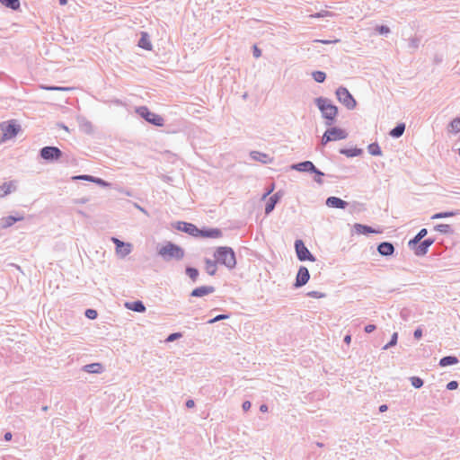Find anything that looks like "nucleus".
<instances>
[{
    "label": "nucleus",
    "instance_id": "58836bf2",
    "mask_svg": "<svg viewBox=\"0 0 460 460\" xmlns=\"http://www.w3.org/2000/svg\"><path fill=\"white\" fill-rule=\"evenodd\" d=\"M74 179H80V180L89 181H93H93H95V178L93 176H90V175L76 176V177H74Z\"/></svg>",
    "mask_w": 460,
    "mask_h": 460
},
{
    "label": "nucleus",
    "instance_id": "aec40b11",
    "mask_svg": "<svg viewBox=\"0 0 460 460\" xmlns=\"http://www.w3.org/2000/svg\"><path fill=\"white\" fill-rule=\"evenodd\" d=\"M138 46L146 50L152 49V44L149 40V36L146 32H145V31L141 32V38L139 40Z\"/></svg>",
    "mask_w": 460,
    "mask_h": 460
},
{
    "label": "nucleus",
    "instance_id": "e2e57ef3",
    "mask_svg": "<svg viewBox=\"0 0 460 460\" xmlns=\"http://www.w3.org/2000/svg\"><path fill=\"white\" fill-rule=\"evenodd\" d=\"M66 2H67L66 0H59L60 4H66Z\"/></svg>",
    "mask_w": 460,
    "mask_h": 460
},
{
    "label": "nucleus",
    "instance_id": "a878e982",
    "mask_svg": "<svg viewBox=\"0 0 460 460\" xmlns=\"http://www.w3.org/2000/svg\"><path fill=\"white\" fill-rule=\"evenodd\" d=\"M0 3L13 10H17L20 7L19 0H0Z\"/></svg>",
    "mask_w": 460,
    "mask_h": 460
},
{
    "label": "nucleus",
    "instance_id": "e433bc0d",
    "mask_svg": "<svg viewBox=\"0 0 460 460\" xmlns=\"http://www.w3.org/2000/svg\"><path fill=\"white\" fill-rule=\"evenodd\" d=\"M229 316L226 315V314H219L217 316H216L215 318L211 319L208 321V323H214L217 321H220V320H224V319H227Z\"/></svg>",
    "mask_w": 460,
    "mask_h": 460
},
{
    "label": "nucleus",
    "instance_id": "0e129e2a",
    "mask_svg": "<svg viewBox=\"0 0 460 460\" xmlns=\"http://www.w3.org/2000/svg\"><path fill=\"white\" fill-rule=\"evenodd\" d=\"M341 153L350 155L348 151H341Z\"/></svg>",
    "mask_w": 460,
    "mask_h": 460
},
{
    "label": "nucleus",
    "instance_id": "8fccbe9b",
    "mask_svg": "<svg viewBox=\"0 0 460 460\" xmlns=\"http://www.w3.org/2000/svg\"><path fill=\"white\" fill-rule=\"evenodd\" d=\"M378 31H379L380 33H388L389 32V28H387L385 26H381L378 29Z\"/></svg>",
    "mask_w": 460,
    "mask_h": 460
},
{
    "label": "nucleus",
    "instance_id": "3c124183",
    "mask_svg": "<svg viewBox=\"0 0 460 460\" xmlns=\"http://www.w3.org/2000/svg\"><path fill=\"white\" fill-rule=\"evenodd\" d=\"M194 405H195V402H194V401H193V400H188V401L186 402V406H187L188 408H192V407H194Z\"/></svg>",
    "mask_w": 460,
    "mask_h": 460
},
{
    "label": "nucleus",
    "instance_id": "49530a36",
    "mask_svg": "<svg viewBox=\"0 0 460 460\" xmlns=\"http://www.w3.org/2000/svg\"><path fill=\"white\" fill-rule=\"evenodd\" d=\"M260 157H257L254 155V158L260 160V161H262V162H266V158L268 157L266 155H263V154H260V153H257Z\"/></svg>",
    "mask_w": 460,
    "mask_h": 460
},
{
    "label": "nucleus",
    "instance_id": "c756f323",
    "mask_svg": "<svg viewBox=\"0 0 460 460\" xmlns=\"http://www.w3.org/2000/svg\"><path fill=\"white\" fill-rule=\"evenodd\" d=\"M368 152L372 155H381L382 151L377 144H371L368 146Z\"/></svg>",
    "mask_w": 460,
    "mask_h": 460
},
{
    "label": "nucleus",
    "instance_id": "f257e3e1",
    "mask_svg": "<svg viewBox=\"0 0 460 460\" xmlns=\"http://www.w3.org/2000/svg\"><path fill=\"white\" fill-rule=\"evenodd\" d=\"M158 254L166 261H178L183 258L184 251L174 243H167L159 248Z\"/></svg>",
    "mask_w": 460,
    "mask_h": 460
},
{
    "label": "nucleus",
    "instance_id": "f704fd0d",
    "mask_svg": "<svg viewBox=\"0 0 460 460\" xmlns=\"http://www.w3.org/2000/svg\"><path fill=\"white\" fill-rule=\"evenodd\" d=\"M455 216L454 212L437 213L431 217L432 219L449 217Z\"/></svg>",
    "mask_w": 460,
    "mask_h": 460
},
{
    "label": "nucleus",
    "instance_id": "2eb2a0df",
    "mask_svg": "<svg viewBox=\"0 0 460 460\" xmlns=\"http://www.w3.org/2000/svg\"><path fill=\"white\" fill-rule=\"evenodd\" d=\"M377 251L381 255L389 256L394 253V248L391 243L384 242L378 245Z\"/></svg>",
    "mask_w": 460,
    "mask_h": 460
},
{
    "label": "nucleus",
    "instance_id": "39448f33",
    "mask_svg": "<svg viewBox=\"0 0 460 460\" xmlns=\"http://www.w3.org/2000/svg\"><path fill=\"white\" fill-rule=\"evenodd\" d=\"M347 137V133L339 128H331L326 130L322 137V144L326 145L330 141H337L345 139Z\"/></svg>",
    "mask_w": 460,
    "mask_h": 460
},
{
    "label": "nucleus",
    "instance_id": "ddd939ff",
    "mask_svg": "<svg viewBox=\"0 0 460 460\" xmlns=\"http://www.w3.org/2000/svg\"><path fill=\"white\" fill-rule=\"evenodd\" d=\"M433 243V240H424L420 243H417L413 246H410L414 253L418 256L424 255L427 252L428 248Z\"/></svg>",
    "mask_w": 460,
    "mask_h": 460
},
{
    "label": "nucleus",
    "instance_id": "5fc2aeb1",
    "mask_svg": "<svg viewBox=\"0 0 460 460\" xmlns=\"http://www.w3.org/2000/svg\"><path fill=\"white\" fill-rule=\"evenodd\" d=\"M338 41H339V40H332H332H320V42H322L323 44H329V43H332V42L336 43Z\"/></svg>",
    "mask_w": 460,
    "mask_h": 460
},
{
    "label": "nucleus",
    "instance_id": "5701e85b",
    "mask_svg": "<svg viewBox=\"0 0 460 460\" xmlns=\"http://www.w3.org/2000/svg\"><path fill=\"white\" fill-rule=\"evenodd\" d=\"M278 199H279V198H278L277 194L271 196L269 199V200L267 201L266 207H265L266 214L270 213L274 209V207H275L276 203L278 202Z\"/></svg>",
    "mask_w": 460,
    "mask_h": 460
},
{
    "label": "nucleus",
    "instance_id": "9b49d317",
    "mask_svg": "<svg viewBox=\"0 0 460 460\" xmlns=\"http://www.w3.org/2000/svg\"><path fill=\"white\" fill-rule=\"evenodd\" d=\"M309 271L305 267H300L296 279V287H302L309 280Z\"/></svg>",
    "mask_w": 460,
    "mask_h": 460
},
{
    "label": "nucleus",
    "instance_id": "4468645a",
    "mask_svg": "<svg viewBox=\"0 0 460 460\" xmlns=\"http://www.w3.org/2000/svg\"><path fill=\"white\" fill-rule=\"evenodd\" d=\"M353 230L357 234H378L381 232L379 230H375L370 226H364L361 224H355L353 226Z\"/></svg>",
    "mask_w": 460,
    "mask_h": 460
},
{
    "label": "nucleus",
    "instance_id": "a18cd8bd",
    "mask_svg": "<svg viewBox=\"0 0 460 460\" xmlns=\"http://www.w3.org/2000/svg\"><path fill=\"white\" fill-rule=\"evenodd\" d=\"M93 182L99 184V185H102V186H107L108 184L102 179H99V178H95V181H93Z\"/></svg>",
    "mask_w": 460,
    "mask_h": 460
},
{
    "label": "nucleus",
    "instance_id": "4d7b16f0",
    "mask_svg": "<svg viewBox=\"0 0 460 460\" xmlns=\"http://www.w3.org/2000/svg\"><path fill=\"white\" fill-rule=\"evenodd\" d=\"M386 410H387V406H386L385 404H383V405H381V406L379 407V411H380L381 412H384V411H385Z\"/></svg>",
    "mask_w": 460,
    "mask_h": 460
},
{
    "label": "nucleus",
    "instance_id": "2f4dec72",
    "mask_svg": "<svg viewBox=\"0 0 460 460\" xmlns=\"http://www.w3.org/2000/svg\"><path fill=\"white\" fill-rule=\"evenodd\" d=\"M450 127H451V130L453 132H455V133L460 132V119L459 118L454 119L450 124Z\"/></svg>",
    "mask_w": 460,
    "mask_h": 460
},
{
    "label": "nucleus",
    "instance_id": "7ed1b4c3",
    "mask_svg": "<svg viewBox=\"0 0 460 460\" xmlns=\"http://www.w3.org/2000/svg\"><path fill=\"white\" fill-rule=\"evenodd\" d=\"M318 108L323 113V116L330 120L328 124H332L338 113V109L335 105L332 104L330 101L323 98H318L316 100Z\"/></svg>",
    "mask_w": 460,
    "mask_h": 460
},
{
    "label": "nucleus",
    "instance_id": "393cba45",
    "mask_svg": "<svg viewBox=\"0 0 460 460\" xmlns=\"http://www.w3.org/2000/svg\"><path fill=\"white\" fill-rule=\"evenodd\" d=\"M405 129V125L403 123L398 124L394 129L391 130L390 135L394 137H401Z\"/></svg>",
    "mask_w": 460,
    "mask_h": 460
},
{
    "label": "nucleus",
    "instance_id": "c85d7f7f",
    "mask_svg": "<svg viewBox=\"0 0 460 460\" xmlns=\"http://www.w3.org/2000/svg\"><path fill=\"white\" fill-rule=\"evenodd\" d=\"M201 234L205 237L217 238L221 236V232L218 229H211L208 231H201Z\"/></svg>",
    "mask_w": 460,
    "mask_h": 460
},
{
    "label": "nucleus",
    "instance_id": "72a5a7b5",
    "mask_svg": "<svg viewBox=\"0 0 460 460\" xmlns=\"http://www.w3.org/2000/svg\"><path fill=\"white\" fill-rule=\"evenodd\" d=\"M411 382L412 386H414L415 388H420L423 385L422 379H420L418 376H412L411 378Z\"/></svg>",
    "mask_w": 460,
    "mask_h": 460
},
{
    "label": "nucleus",
    "instance_id": "a19ab883",
    "mask_svg": "<svg viewBox=\"0 0 460 460\" xmlns=\"http://www.w3.org/2000/svg\"><path fill=\"white\" fill-rule=\"evenodd\" d=\"M457 386H458V384H457V382H456V381H451V382H449V383L447 384V388L448 390H455V389H456V388H457Z\"/></svg>",
    "mask_w": 460,
    "mask_h": 460
},
{
    "label": "nucleus",
    "instance_id": "ea45409f",
    "mask_svg": "<svg viewBox=\"0 0 460 460\" xmlns=\"http://www.w3.org/2000/svg\"><path fill=\"white\" fill-rule=\"evenodd\" d=\"M436 229L439 232L447 233L449 229V226L448 225H438L436 226Z\"/></svg>",
    "mask_w": 460,
    "mask_h": 460
},
{
    "label": "nucleus",
    "instance_id": "37998d69",
    "mask_svg": "<svg viewBox=\"0 0 460 460\" xmlns=\"http://www.w3.org/2000/svg\"><path fill=\"white\" fill-rule=\"evenodd\" d=\"M253 55L255 58H260L261 55V49L256 45L253 46Z\"/></svg>",
    "mask_w": 460,
    "mask_h": 460
},
{
    "label": "nucleus",
    "instance_id": "9d476101",
    "mask_svg": "<svg viewBox=\"0 0 460 460\" xmlns=\"http://www.w3.org/2000/svg\"><path fill=\"white\" fill-rule=\"evenodd\" d=\"M111 240L116 245V252L118 255H119L121 257H125L130 253V252H131V244L130 243H125L115 237H112Z\"/></svg>",
    "mask_w": 460,
    "mask_h": 460
},
{
    "label": "nucleus",
    "instance_id": "bb28decb",
    "mask_svg": "<svg viewBox=\"0 0 460 460\" xmlns=\"http://www.w3.org/2000/svg\"><path fill=\"white\" fill-rule=\"evenodd\" d=\"M85 370L89 373H101L102 366L99 363H93L85 366Z\"/></svg>",
    "mask_w": 460,
    "mask_h": 460
},
{
    "label": "nucleus",
    "instance_id": "603ef678",
    "mask_svg": "<svg viewBox=\"0 0 460 460\" xmlns=\"http://www.w3.org/2000/svg\"><path fill=\"white\" fill-rule=\"evenodd\" d=\"M48 90H62V91H66V90H68L69 88H64V87H49L47 88Z\"/></svg>",
    "mask_w": 460,
    "mask_h": 460
},
{
    "label": "nucleus",
    "instance_id": "6e6552de",
    "mask_svg": "<svg viewBox=\"0 0 460 460\" xmlns=\"http://www.w3.org/2000/svg\"><path fill=\"white\" fill-rule=\"evenodd\" d=\"M295 248H296L297 258L300 261H315V258L311 254V252L305 247V245L302 240L296 241Z\"/></svg>",
    "mask_w": 460,
    "mask_h": 460
},
{
    "label": "nucleus",
    "instance_id": "f03ea898",
    "mask_svg": "<svg viewBox=\"0 0 460 460\" xmlns=\"http://www.w3.org/2000/svg\"><path fill=\"white\" fill-rule=\"evenodd\" d=\"M216 261L229 269L234 268L236 264L234 251L229 247H219L214 253Z\"/></svg>",
    "mask_w": 460,
    "mask_h": 460
},
{
    "label": "nucleus",
    "instance_id": "bf43d9fd",
    "mask_svg": "<svg viewBox=\"0 0 460 460\" xmlns=\"http://www.w3.org/2000/svg\"><path fill=\"white\" fill-rule=\"evenodd\" d=\"M260 410H261V411L265 412V411H268V407H267L266 405H264V404H263V405H261V406Z\"/></svg>",
    "mask_w": 460,
    "mask_h": 460
},
{
    "label": "nucleus",
    "instance_id": "052dcab7",
    "mask_svg": "<svg viewBox=\"0 0 460 460\" xmlns=\"http://www.w3.org/2000/svg\"><path fill=\"white\" fill-rule=\"evenodd\" d=\"M273 190V188H271L270 190H269L264 195H263V199H265L270 192H272Z\"/></svg>",
    "mask_w": 460,
    "mask_h": 460
},
{
    "label": "nucleus",
    "instance_id": "f8f14e48",
    "mask_svg": "<svg viewBox=\"0 0 460 460\" xmlns=\"http://www.w3.org/2000/svg\"><path fill=\"white\" fill-rule=\"evenodd\" d=\"M293 169L300 172H314L317 174L323 175V172H319L310 161H305L293 165Z\"/></svg>",
    "mask_w": 460,
    "mask_h": 460
},
{
    "label": "nucleus",
    "instance_id": "4c0bfd02",
    "mask_svg": "<svg viewBox=\"0 0 460 460\" xmlns=\"http://www.w3.org/2000/svg\"><path fill=\"white\" fill-rule=\"evenodd\" d=\"M397 337H398L397 333H396V332H394V333L393 334V337H392L391 341H390L388 344H386V345L385 346V348H384V349H387V348H389L390 346H394V345H395V344H396V342H397Z\"/></svg>",
    "mask_w": 460,
    "mask_h": 460
},
{
    "label": "nucleus",
    "instance_id": "412c9836",
    "mask_svg": "<svg viewBox=\"0 0 460 460\" xmlns=\"http://www.w3.org/2000/svg\"><path fill=\"white\" fill-rule=\"evenodd\" d=\"M217 261H212V260H206L205 263H206V266H205V270L206 271L208 272V274H209L210 276H213L216 274L217 272Z\"/></svg>",
    "mask_w": 460,
    "mask_h": 460
},
{
    "label": "nucleus",
    "instance_id": "7c9ffc66",
    "mask_svg": "<svg viewBox=\"0 0 460 460\" xmlns=\"http://www.w3.org/2000/svg\"><path fill=\"white\" fill-rule=\"evenodd\" d=\"M325 73L322 71H315L313 73V78L318 83H323L325 80Z\"/></svg>",
    "mask_w": 460,
    "mask_h": 460
},
{
    "label": "nucleus",
    "instance_id": "680f3d73",
    "mask_svg": "<svg viewBox=\"0 0 460 460\" xmlns=\"http://www.w3.org/2000/svg\"><path fill=\"white\" fill-rule=\"evenodd\" d=\"M322 175L318 174L317 176V179H316V181L319 182V183H322V178H321Z\"/></svg>",
    "mask_w": 460,
    "mask_h": 460
},
{
    "label": "nucleus",
    "instance_id": "6e6d98bb",
    "mask_svg": "<svg viewBox=\"0 0 460 460\" xmlns=\"http://www.w3.org/2000/svg\"><path fill=\"white\" fill-rule=\"evenodd\" d=\"M350 341H351V336L350 335H346L345 338H344V341L347 343V344H349L350 343Z\"/></svg>",
    "mask_w": 460,
    "mask_h": 460
},
{
    "label": "nucleus",
    "instance_id": "79ce46f5",
    "mask_svg": "<svg viewBox=\"0 0 460 460\" xmlns=\"http://www.w3.org/2000/svg\"><path fill=\"white\" fill-rule=\"evenodd\" d=\"M181 337V333H172L171 335L168 336V338L166 339L167 341H172L174 340H176L177 338H180Z\"/></svg>",
    "mask_w": 460,
    "mask_h": 460
},
{
    "label": "nucleus",
    "instance_id": "1a4fd4ad",
    "mask_svg": "<svg viewBox=\"0 0 460 460\" xmlns=\"http://www.w3.org/2000/svg\"><path fill=\"white\" fill-rule=\"evenodd\" d=\"M61 155L62 152L56 146H46L40 151V155L45 160H58Z\"/></svg>",
    "mask_w": 460,
    "mask_h": 460
},
{
    "label": "nucleus",
    "instance_id": "423d86ee",
    "mask_svg": "<svg viewBox=\"0 0 460 460\" xmlns=\"http://www.w3.org/2000/svg\"><path fill=\"white\" fill-rule=\"evenodd\" d=\"M336 96L349 110L354 109L357 105L355 99L345 87H339L336 91Z\"/></svg>",
    "mask_w": 460,
    "mask_h": 460
},
{
    "label": "nucleus",
    "instance_id": "4be33fe9",
    "mask_svg": "<svg viewBox=\"0 0 460 460\" xmlns=\"http://www.w3.org/2000/svg\"><path fill=\"white\" fill-rule=\"evenodd\" d=\"M14 190L13 182H4L0 186V197H4Z\"/></svg>",
    "mask_w": 460,
    "mask_h": 460
},
{
    "label": "nucleus",
    "instance_id": "cd10ccee",
    "mask_svg": "<svg viewBox=\"0 0 460 460\" xmlns=\"http://www.w3.org/2000/svg\"><path fill=\"white\" fill-rule=\"evenodd\" d=\"M427 234V229H421L417 235L409 242V246H413L420 243V241Z\"/></svg>",
    "mask_w": 460,
    "mask_h": 460
},
{
    "label": "nucleus",
    "instance_id": "20e7f679",
    "mask_svg": "<svg viewBox=\"0 0 460 460\" xmlns=\"http://www.w3.org/2000/svg\"><path fill=\"white\" fill-rule=\"evenodd\" d=\"M0 130L3 137L0 141H5L14 137L20 130V127L14 121L4 122L0 124Z\"/></svg>",
    "mask_w": 460,
    "mask_h": 460
},
{
    "label": "nucleus",
    "instance_id": "a211bd4d",
    "mask_svg": "<svg viewBox=\"0 0 460 460\" xmlns=\"http://www.w3.org/2000/svg\"><path fill=\"white\" fill-rule=\"evenodd\" d=\"M214 292L213 287L203 286L192 290V296H204Z\"/></svg>",
    "mask_w": 460,
    "mask_h": 460
},
{
    "label": "nucleus",
    "instance_id": "09e8293b",
    "mask_svg": "<svg viewBox=\"0 0 460 460\" xmlns=\"http://www.w3.org/2000/svg\"><path fill=\"white\" fill-rule=\"evenodd\" d=\"M422 336V331L420 329H417L414 332V337L416 339H420Z\"/></svg>",
    "mask_w": 460,
    "mask_h": 460
},
{
    "label": "nucleus",
    "instance_id": "864d4df0",
    "mask_svg": "<svg viewBox=\"0 0 460 460\" xmlns=\"http://www.w3.org/2000/svg\"><path fill=\"white\" fill-rule=\"evenodd\" d=\"M11 438H12V433H11V432H7V433H5V435H4V439H5L6 441H9V440H11Z\"/></svg>",
    "mask_w": 460,
    "mask_h": 460
},
{
    "label": "nucleus",
    "instance_id": "473e14b6",
    "mask_svg": "<svg viewBox=\"0 0 460 460\" xmlns=\"http://www.w3.org/2000/svg\"><path fill=\"white\" fill-rule=\"evenodd\" d=\"M186 272L188 276L194 281L197 279L199 276L198 270L194 268H187Z\"/></svg>",
    "mask_w": 460,
    "mask_h": 460
},
{
    "label": "nucleus",
    "instance_id": "f3484780",
    "mask_svg": "<svg viewBox=\"0 0 460 460\" xmlns=\"http://www.w3.org/2000/svg\"><path fill=\"white\" fill-rule=\"evenodd\" d=\"M23 218H24V217L22 215H19L17 217L9 216V217H3L1 219L2 227L3 228L10 227L15 222L22 221V220H23Z\"/></svg>",
    "mask_w": 460,
    "mask_h": 460
},
{
    "label": "nucleus",
    "instance_id": "b1692460",
    "mask_svg": "<svg viewBox=\"0 0 460 460\" xmlns=\"http://www.w3.org/2000/svg\"><path fill=\"white\" fill-rule=\"evenodd\" d=\"M457 362H458V359L456 357L447 356V357H444L443 358L440 359L439 365L441 367H447L449 365L456 364Z\"/></svg>",
    "mask_w": 460,
    "mask_h": 460
},
{
    "label": "nucleus",
    "instance_id": "13d9d810",
    "mask_svg": "<svg viewBox=\"0 0 460 460\" xmlns=\"http://www.w3.org/2000/svg\"><path fill=\"white\" fill-rule=\"evenodd\" d=\"M195 228V226L191 224H189L188 225V227L186 228V231H192L193 229Z\"/></svg>",
    "mask_w": 460,
    "mask_h": 460
},
{
    "label": "nucleus",
    "instance_id": "c03bdc74",
    "mask_svg": "<svg viewBox=\"0 0 460 460\" xmlns=\"http://www.w3.org/2000/svg\"><path fill=\"white\" fill-rule=\"evenodd\" d=\"M375 330H376V326L374 324H368L365 327V332L367 333H370Z\"/></svg>",
    "mask_w": 460,
    "mask_h": 460
},
{
    "label": "nucleus",
    "instance_id": "6ab92c4d",
    "mask_svg": "<svg viewBox=\"0 0 460 460\" xmlns=\"http://www.w3.org/2000/svg\"><path fill=\"white\" fill-rule=\"evenodd\" d=\"M125 306L129 310L139 313L145 312L146 310V307L141 301L127 302Z\"/></svg>",
    "mask_w": 460,
    "mask_h": 460
},
{
    "label": "nucleus",
    "instance_id": "de8ad7c7",
    "mask_svg": "<svg viewBox=\"0 0 460 460\" xmlns=\"http://www.w3.org/2000/svg\"><path fill=\"white\" fill-rule=\"evenodd\" d=\"M250 408H251V402L249 401H245L243 403V409L246 411L250 410Z\"/></svg>",
    "mask_w": 460,
    "mask_h": 460
},
{
    "label": "nucleus",
    "instance_id": "c9c22d12",
    "mask_svg": "<svg viewBox=\"0 0 460 460\" xmlns=\"http://www.w3.org/2000/svg\"><path fill=\"white\" fill-rule=\"evenodd\" d=\"M85 315L89 319H95L97 317V312L93 309H87L85 312Z\"/></svg>",
    "mask_w": 460,
    "mask_h": 460
},
{
    "label": "nucleus",
    "instance_id": "0eeeda50",
    "mask_svg": "<svg viewBox=\"0 0 460 460\" xmlns=\"http://www.w3.org/2000/svg\"><path fill=\"white\" fill-rule=\"evenodd\" d=\"M137 113L141 117H143L146 121H148L155 126H158V127L164 126V119L160 115L151 112L145 106L139 107L137 109Z\"/></svg>",
    "mask_w": 460,
    "mask_h": 460
},
{
    "label": "nucleus",
    "instance_id": "dca6fc26",
    "mask_svg": "<svg viewBox=\"0 0 460 460\" xmlns=\"http://www.w3.org/2000/svg\"><path fill=\"white\" fill-rule=\"evenodd\" d=\"M326 205L330 208H345L347 203L337 197H330L326 200Z\"/></svg>",
    "mask_w": 460,
    "mask_h": 460
}]
</instances>
